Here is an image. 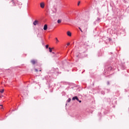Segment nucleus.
I'll use <instances>...</instances> for the list:
<instances>
[{
	"mask_svg": "<svg viewBox=\"0 0 129 129\" xmlns=\"http://www.w3.org/2000/svg\"><path fill=\"white\" fill-rule=\"evenodd\" d=\"M61 22H62V21H61V20H60V19H58V20H57V23H58V24L61 23Z\"/></svg>",
	"mask_w": 129,
	"mask_h": 129,
	"instance_id": "0eeeda50",
	"label": "nucleus"
},
{
	"mask_svg": "<svg viewBox=\"0 0 129 129\" xmlns=\"http://www.w3.org/2000/svg\"><path fill=\"white\" fill-rule=\"evenodd\" d=\"M86 32H87V29L86 30Z\"/></svg>",
	"mask_w": 129,
	"mask_h": 129,
	"instance_id": "6ab92c4d",
	"label": "nucleus"
},
{
	"mask_svg": "<svg viewBox=\"0 0 129 129\" xmlns=\"http://www.w3.org/2000/svg\"><path fill=\"white\" fill-rule=\"evenodd\" d=\"M38 24H39V21L38 20H35L34 22H33V25L34 26H37V25H38Z\"/></svg>",
	"mask_w": 129,
	"mask_h": 129,
	"instance_id": "7ed1b4c3",
	"label": "nucleus"
},
{
	"mask_svg": "<svg viewBox=\"0 0 129 129\" xmlns=\"http://www.w3.org/2000/svg\"><path fill=\"white\" fill-rule=\"evenodd\" d=\"M55 40L56 41V43H58V42H59V40H58V38H55Z\"/></svg>",
	"mask_w": 129,
	"mask_h": 129,
	"instance_id": "f8f14e48",
	"label": "nucleus"
},
{
	"mask_svg": "<svg viewBox=\"0 0 129 129\" xmlns=\"http://www.w3.org/2000/svg\"><path fill=\"white\" fill-rule=\"evenodd\" d=\"M79 30H80V31L82 33H83V31H82V29H81V28H80V27H79Z\"/></svg>",
	"mask_w": 129,
	"mask_h": 129,
	"instance_id": "9b49d317",
	"label": "nucleus"
},
{
	"mask_svg": "<svg viewBox=\"0 0 129 129\" xmlns=\"http://www.w3.org/2000/svg\"><path fill=\"white\" fill-rule=\"evenodd\" d=\"M53 54H54V52H52Z\"/></svg>",
	"mask_w": 129,
	"mask_h": 129,
	"instance_id": "412c9836",
	"label": "nucleus"
},
{
	"mask_svg": "<svg viewBox=\"0 0 129 129\" xmlns=\"http://www.w3.org/2000/svg\"><path fill=\"white\" fill-rule=\"evenodd\" d=\"M45 47H46V49H48V48H49V45H46L45 46Z\"/></svg>",
	"mask_w": 129,
	"mask_h": 129,
	"instance_id": "ddd939ff",
	"label": "nucleus"
},
{
	"mask_svg": "<svg viewBox=\"0 0 129 129\" xmlns=\"http://www.w3.org/2000/svg\"><path fill=\"white\" fill-rule=\"evenodd\" d=\"M47 29H48V26L47 25V24L44 25V27H43V30L44 31H46V30H47Z\"/></svg>",
	"mask_w": 129,
	"mask_h": 129,
	"instance_id": "39448f33",
	"label": "nucleus"
},
{
	"mask_svg": "<svg viewBox=\"0 0 129 129\" xmlns=\"http://www.w3.org/2000/svg\"><path fill=\"white\" fill-rule=\"evenodd\" d=\"M77 100V101H79V99H78V97L77 96H75L74 97H73L72 98V100Z\"/></svg>",
	"mask_w": 129,
	"mask_h": 129,
	"instance_id": "f03ea898",
	"label": "nucleus"
},
{
	"mask_svg": "<svg viewBox=\"0 0 129 129\" xmlns=\"http://www.w3.org/2000/svg\"><path fill=\"white\" fill-rule=\"evenodd\" d=\"M31 63H32V64H33V65H34V64H36V63H37V61L32 59L31 60Z\"/></svg>",
	"mask_w": 129,
	"mask_h": 129,
	"instance_id": "20e7f679",
	"label": "nucleus"
},
{
	"mask_svg": "<svg viewBox=\"0 0 129 129\" xmlns=\"http://www.w3.org/2000/svg\"><path fill=\"white\" fill-rule=\"evenodd\" d=\"M69 45H70V43H67V46H69Z\"/></svg>",
	"mask_w": 129,
	"mask_h": 129,
	"instance_id": "dca6fc26",
	"label": "nucleus"
},
{
	"mask_svg": "<svg viewBox=\"0 0 129 129\" xmlns=\"http://www.w3.org/2000/svg\"><path fill=\"white\" fill-rule=\"evenodd\" d=\"M79 5H80V1H79L78 3V6H79Z\"/></svg>",
	"mask_w": 129,
	"mask_h": 129,
	"instance_id": "2eb2a0df",
	"label": "nucleus"
},
{
	"mask_svg": "<svg viewBox=\"0 0 129 129\" xmlns=\"http://www.w3.org/2000/svg\"><path fill=\"white\" fill-rule=\"evenodd\" d=\"M71 101V98H69L68 100V102H70Z\"/></svg>",
	"mask_w": 129,
	"mask_h": 129,
	"instance_id": "9d476101",
	"label": "nucleus"
},
{
	"mask_svg": "<svg viewBox=\"0 0 129 129\" xmlns=\"http://www.w3.org/2000/svg\"><path fill=\"white\" fill-rule=\"evenodd\" d=\"M40 6L41 9H44V8H45V3H44L43 2H42L40 4Z\"/></svg>",
	"mask_w": 129,
	"mask_h": 129,
	"instance_id": "f257e3e1",
	"label": "nucleus"
},
{
	"mask_svg": "<svg viewBox=\"0 0 129 129\" xmlns=\"http://www.w3.org/2000/svg\"><path fill=\"white\" fill-rule=\"evenodd\" d=\"M3 105H0V108L2 109L3 108Z\"/></svg>",
	"mask_w": 129,
	"mask_h": 129,
	"instance_id": "4468645a",
	"label": "nucleus"
},
{
	"mask_svg": "<svg viewBox=\"0 0 129 129\" xmlns=\"http://www.w3.org/2000/svg\"><path fill=\"white\" fill-rule=\"evenodd\" d=\"M79 101V102H80V103H81V100H79V101Z\"/></svg>",
	"mask_w": 129,
	"mask_h": 129,
	"instance_id": "a211bd4d",
	"label": "nucleus"
},
{
	"mask_svg": "<svg viewBox=\"0 0 129 129\" xmlns=\"http://www.w3.org/2000/svg\"><path fill=\"white\" fill-rule=\"evenodd\" d=\"M39 71H42V70H40Z\"/></svg>",
	"mask_w": 129,
	"mask_h": 129,
	"instance_id": "aec40b11",
	"label": "nucleus"
},
{
	"mask_svg": "<svg viewBox=\"0 0 129 129\" xmlns=\"http://www.w3.org/2000/svg\"><path fill=\"white\" fill-rule=\"evenodd\" d=\"M67 34L68 36H69V37H71L72 33H71V32H70V31H68L67 32Z\"/></svg>",
	"mask_w": 129,
	"mask_h": 129,
	"instance_id": "423d86ee",
	"label": "nucleus"
},
{
	"mask_svg": "<svg viewBox=\"0 0 129 129\" xmlns=\"http://www.w3.org/2000/svg\"><path fill=\"white\" fill-rule=\"evenodd\" d=\"M5 91L4 89H2L1 91H0L1 93H4V92Z\"/></svg>",
	"mask_w": 129,
	"mask_h": 129,
	"instance_id": "6e6552de",
	"label": "nucleus"
},
{
	"mask_svg": "<svg viewBox=\"0 0 129 129\" xmlns=\"http://www.w3.org/2000/svg\"><path fill=\"white\" fill-rule=\"evenodd\" d=\"M49 52L51 53L52 52V48H51L50 47L49 48Z\"/></svg>",
	"mask_w": 129,
	"mask_h": 129,
	"instance_id": "1a4fd4ad",
	"label": "nucleus"
},
{
	"mask_svg": "<svg viewBox=\"0 0 129 129\" xmlns=\"http://www.w3.org/2000/svg\"><path fill=\"white\" fill-rule=\"evenodd\" d=\"M35 71H36V72H38V70L37 69H35Z\"/></svg>",
	"mask_w": 129,
	"mask_h": 129,
	"instance_id": "f3484780",
	"label": "nucleus"
}]
</instances>
